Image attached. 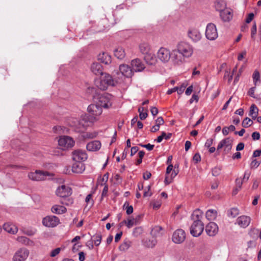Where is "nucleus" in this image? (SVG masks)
Segmentation results:
<instances>
[{
  "mask_svg": "<svg viewBox=\"0 0 261 261\" xmlns=\"http://www.w3.org/2000/svg\"><path fill=\"white\" fill-rule=\"evenodd\" d=\"M98 110L97 104H91L89 105L87 108L88 112L89 114V116L85 115L82 117V119L80 121V124L83 126L88 125V124H86L85 122L83 123V121H88L90 123H93L96 121L97 111Z\"/></svg>",
  "mask_w": 261,
  "mask_h": 261,
  "instance_id": "f257e3e1",
  "label": "nucleus"
},
{
  "mask_svg": "<svg viewBox=\"0 0 261 261\" xmlns=\"http://www.w3.org/2000/svg\"><path fill=\"white\" fill-rule=\"evenodd\" d=\"M99 76V89L106 90L109 86H114L115 83L112 76L106 72H100Z\"/></svg>",
  "mask_w": 261,
  "mask_h": 261,
  "instance_id": "f03ea898",
  "label": "nucleus"
},
{
  "mask_svg": "<svg viewBox=\"0 0 261 261\" xmlns=\"http://www.w3.org/2000/svg\"><path fill=\"white\" fill-rule=\"evenodd\" d=\"M177 51L184 57H191L193 53L192 46L188 43L181 41L177 45Z\"/></svg>",
  "mask_w": 261,
  "mask_h": 261,
  "instance_id": "7ed1b4c3",
  "label": "nucleus"
},
{
  "mask_svg": "<svg viewBox=\"0 0 261 261\" xmlns=\"http://www.w3.org/2000/svg\"><path fill=\"white\" fill-rule=\"evenodd\" d=\"M112 95L108 93L101 95L99 93V108L108 109L112 106Z\"/></svg>",
  "mask_w": 261,
  "mask_h": 261,
  "instance_id": "20e7f679",
  "label": "nucleus"
},
{
  "mask_svg": "<svg viewBox=\"0 0 261 261\" xmlns=\"http://www.w3.org/2000/svg\"><path fill=\"white\" fill-rule=\"evenodd\" d=\"M74 140L69 136H62L58 140L59 145L62 149H66L72 147L74 145Z\"/></svg>",
  "mask_w": 261,
  "mask_h": 261,
  "instance_id": "39448f33",
  "label": "nucleus"
},
{
  "mask_svg": "<svg viewBox=\"0 0 261 261\" xmlns=\"http://www.w3.org/2000/svg\"><path fill=\"white\" fill-rule=\"evenodd\" d=\"M205 36L210 40H215L218 36L216 26L213 23L207 24L205 30Z\"/></svg>",
  "mask_w": 261,
  "mask_h": 261,
  "instance_id": "423d86ee",
  "label": "nucleus"
},
{
  "mask_svg": "<svg viewBox=\"0 0 261 261\" xmlns=\"http://www.w3.org/2000/svg\"><path fill=\"white\" fill-rule=\"evenodd\" d=\"M190 233L194 237L200 236L204 230L203 223L193 222L190 227Z\"/></svg>",
  "mask_w": 261,
  "mask_h": 261,
  "instance_id": "0eeeda50",
  "label": "nucleus"
},
{
  "mask_svg": "<svg viewBox=\"0 0 261 261\" xmlns=\"http://www.w3.org/2000/svg\"><path fill=\"white\" fill-rule=\"evenodd\" d=\"M59 222V219L55 216H48L42 220L43 225L48 227H54L58 225Z\"/></svg>",
  "mask_w": 261,
  "mask_h": 261,
  "instance_id": "6e6552de",
  "label": "nucleus"
},
{
  "mask_svg": "<svg viewBox=\"0 0 261 261\" xmlns=\"http://www.w3.org/2000/svg\"><path fill=\"white\" fill-rule=\"evenodd\" d=\"M48 175V172H47L36 170L34 172L29 173L28 177L29 179L34 181H41L44 180Z\"/></svg>",
  "mask_w": 261,
  "mask_h": 261,
  "instance_id": "1a4fd4ad",
  "label": "nucleus"
},
{
  "mask_svg": "<svg viewBox=\"0 0 261 261\" xmlns=\"http://www.w3.org/2000/svg\"><path fill=\"white\" fill-rule=\"evenodd\" d=\"M158 58L162 62H168L171 58V53L169 49L161 47L157 53Z\"/></svg>",
  "mask_w": 261,
  "mask_h": 261,
  "instance_id": "9d476101",
  "label": "nucleus"
},
{
  "mask_svg": "<svg viewBox=\"0 0 261 261\" xmlns=\"http://www.w3.org/2000/svg\"><path fill=\"white\" fill-rule=\"evenodd\" d=\"M186 239V233L181 229L175 230L172 236V241L176 244H180Z\"/></svg>",
  "mask_w": 261,
  "mask_h": 261,
  "instance_id": "9b49d317",
  "label": "nucleus"
},
{
  "mask_svg": "<svg viewBox=\"0 0 261 261\" xmlns=\"http://www.w3.org/2000/svg\"><path fill=\"white\" fill-rule=\"evenodd\" d=\"M72 193L71 189L65 185H62L59 187L56 190V194L60 197H67L69 196Z\"/></svg>",
  "mask_w": 261,
  "mask_h": 261,
  "instance_id": "f8f14e48",
  "label": "nucleus"
},
{
  "mask_svg": "<svg viewBox=\"0 0 261 261\" xmlns=\"http://www.w3.org/2000/svg\"><path fill=\"white\" fill-rule=\"evenodd\" d=\"M29 251L24 248L18 250L14 254L13 261H25L28 257Z\"/></svg>",
  "mask_w": 261,
  "mask_h": 261,
  "instance_id": "ddd939ff",
  "label": "nucleus"
},
{
  "mask_svg": "<svg viewBox=\"0 0 261 261\" xmlns=\"http://www.w3.org/2000/svg\"><path fill=\"white\" fill-rule=\"evenodd\" d=\"M87 154L84 151L76 150L73 152L72 159L75 162L83 163L87 159Z\"/></svg>",
  "mask_w": 261,
  "mask_h": 261,
  "instance_id": "4468645a",
  "label": "nucleus"
},
{
  "mask_svg": "<svg viewBox=\"0 0 261 261\" xmlns=\"http://www.w3.org/2000/svg\"><path fill=\"white\" fill-rule=\"evenodd\" d=\"M205 231L209 236H215L218 233V226L216 223L211 222L206 226Z\"/></svg>",
  "mask_w": 261,
  "mask_h": 261,
  "instance_id": "2eb2a0df",
  "label": "nucleus"
},
{
  "mask_svg": "<svg viewBox=\"0 0 261 261\" xmlns=\"http://www.w3.org/2000/svg\"><path fill=\"white\" fill-rule=\"evenodd\" d=\"M119 69L121 74L126 77H131L133 74L134 71L132 67L127 65L121 64L119 66Z\"/></svg>",
  "mask_w": 261,
  "mask_h": 261,
  "instance_id": "dca6fc26",
  "label": "nucleus"
},
{
  "mask_svg": "<svg viewBox=\"0 0 261 261\" xmlns=\"http://www.w3.org/2000/svg\"><path fill=\"white\" fill-rule=\"evenodd\" d=\"M131 66L134 72H140L145 68L144 64L139 59L133 60L131 62Z\"/></svg>",
  "mask_w": 261,
  "mask_h": 261,
  "instance_id": "f3484780",
  "label": "nucleus"
},
{
  "mask_svg": "<svg viewBox=\"0 0 261 261\" xmlns=\"http://www.w3.org/2000/svg\"><path fill=\"white\" fill-rule=\"evenodd\" d=\"M250 217L245 215L241 216L237 219V223L242 228H246L250 224Z\"/></svg>",
  "mask_w": 261,
  "mask_h": 261,
  "instance_id": "a211bd4d",
  "label": "nucleus"
},
{
  "mask_svg": "<svg viewBox=\"0 0 261 261\" xmlns=\"http://www.w3.org/2000/svg\"><path fill=\"white\" fill-rule=\"evenodd\" d=\"M188 36L194 42H197L201 38V34L200 32L196 29L190 30L188 31Z\"/></svg>",
  "mask_w": 261,
  "mask_h": 261,
  "instance_id": "6ab92c4d",
  "label": "nucleus"
},
{
  "mask_svg": "<svg viewBox=\"0 0 261 261\" xmlns=\"http://www.w3.org/2000/svg\"><path fill=\"white\" fill-rule=\"evenodd\" d=\"M203 212L199 209L195 210L191 215V219L193 222L203 223L201 219L203 217Z\"/></svg>",
  "mask_w": 261,
  "mask_h": 261,
  "instance_id": "aec40b11",
  "label": "nucleus"
},
{
  "mask_svg": "<svg viewBox=\"0 0 261 261\" xmlns=\"http://www.w3.org/2000/svg\"><path fill=\"white\" fill-rule=\"evenodd\" d=\"M85 169V165L82 162H75L72 166V171L75 173H82Z\"/></svg>",
  "mask_w": 261,
  "mask_h": 261,
  "instance_id": "412c9836",
  "label": "nucleus"
},
{
  "mask_svg": "<svg viewBox=\"0 0 261 261\" xmlns=\"http://www.w3.org/2000/svg\"><path fill=\"white\" fill-rule=\"evenodd\" d=\"M99 61L100 63L108 65L111 63V57L106 52H103L102 54H99Z\"/></svg>",
  "mask_w": 261,
  "mask_h": 261,
  "instance_id": "4be33fe9",
  "label": "nucleus"
},
{
  "mask_svg": "<svg viewBox=\"0 0 261 261\" xmlns=\"http://www.w3.org/2000/svg\"><path fill=\"white\" fill-rule=\"evenodd\" d=\"M214 6L216 10L221 13L226 10V3L224 0H216L215 2Z\"/></svg>",
  "mask_w": 261,
  "mask_h": 261,
  "instance_id": "5701e85b",
  "label": "nucleus"
},
{
  "mask_svg": "<svg viewBox=\"0 0 261 261\" xmlns=\"http://www.w3.org/2000/svg\"><path fill=\"white\" fill-rule=\"evenodd\" d=\"M162 227L160 226H155L153 227L150 231V234L153 238L156 239L163 235Z\"/></svg>",
  "mask_w": 261,
  "mask_h": 261,
  "instance_id": "b1692460",
  "label": "nucleus"
},
{
  "mask_svg": "<svg viewBox=\"0 0 261 261\" xmlns=\"http://www.w3.org/2000/svg\"><path fill=\"white\" fill-rule=\"evenodd\" d=\"M3 228L5 231L12 234H15L18 231L16 226L9 223H5L3 225Z\"/></svg>",
  "mask_w": 261,
  "mask_h": 261,
  "instance_id": "393cba45",
  "label": "nucleus"
},
{
  "mask_svg": "<svg viewBox=\"0 0 261 261\" xmlns=\"http://www.w3.org/2000/svg\"><path fill=\"white\" fill-rule=\"evenodd\" d=\"M220 16L222 20L224 22H228L231 20L232 14L230 11L226 10L220 13Z\"/></svg>",
  "mask_w": 261,
  "mask_h": 261,
  "instance_id": "a878e982",
  "label": "nucleus"
},
{
  "mask_svg": "<svg viewBox=\"0 0 261 261\" xmlns=\"http://www.w3.org/2000/svg\"><path fill=\"white\" fill-rule=\"evenodd\" d=\"M52 213L56 214H62L66 212L65 207L60 205H54L51 208Z\"/></svg>",
  "mask_w": 261,
  "mask_h": 261,
  "instance_id": "bb28decb",
  "label": "nucleus"
},
{
  "mask_svg": "<svg viewBox=\"0 0 261 261\" xmlns=\"http://www.w3.org/2000/svg\"><path fill=\"white\" fill-rule=\"evenodd\" d=\"M224 147V152L225 153L229 152L232 148V142L229 138H225L221 140Z\"/></svg>",
  "mask_w": 261,
  "mask_h": 261,
  "instance_id": "cd10ccee",
  "label": "nucleus"
},
{
  "mask_svg": "<svg viewBox=\"0 0 261 261\" xmlns=\"http://www.w3.org/2000/svg\"><path fill=\"white\" fill-rule=\"evenodd\" d=\"M115 56L118 59L122 60L125 57V52L124 49L122 47H118L114 51Z\"/></svg>",
  "mask_w": 261,
  "mask_h": 261,
  "instance_id": "c85d7f7f",
  "label": "nucleus"
},
{
  "mask_svg": "<svg viewBox=\"0 0 261 261\" xmlns=\"http://www.w3.org/2000/svg\"><path fill=\"white\" fill-rule=\"evenodd\" d=\"M87 149L89 151H96L98 149V141H93L89 142L86 145Z\"/></svg>",
  "mask_w": 261,
  "mask_h": 261,
  "instance_id": "c756f323",
  "label": "nucleus"
},
{
  "mask_svg": "<svg viewBox=\"0 0 261 261\" xmlns=\"http://www.w3.org/2000/svg\"><path fill=\"white\" fill-rule=\"evenodd\" d=\"M217 216V212L216 210L210 209L207 211L205 217L208 220H215Z\"/></svg>",
  "mask_w": 261,
  "mask_h": 261,
  "instance_id": "7c9ffc66",
  "label": "nucleus"
},
{
  "mask_svg": "<svg viewBox=\"0 0 261 261\" xmlns=\"http://www.w3.org/2000/svg\"><path fill=\"white\" fill-rule=\"evenodd\" d=\"M131 245L132 242L128 239H125L119 246V249L121 251H125L131 246Z\"/></svg>",
  "mask_w": 261,
  "mask_h": 261,
  "instance_id": "2f4dec72",
  "label": "nucleus"
},
{
  "mask_svg": "<svg viewBox=\"0 0 261 261\" xmlns=\"http://www.w3.org/2000/svg\"><path fill=\"white\" fill-rule=\"evenodd\" d=\"M17 240L19 242L25 245L32 246L34 244L33 241L30 240L29 239L24 236L18 237L17 239Z\"/></svg>",
  "mask_w": 261,
  "mask_h": 261,
  "instance_id": "473e14b6",
  "label": "nucleus"
},
{
  "mask_svg": "<svg viewBox=\"0 0 261 261\" xmlns=\"http://www.w3.org/2000/svg\"><path fill=\"white\" fill-rule=\"evenodd\" d=\"M157 243V240L155 238L152 237L151 239L147 240L144 242L145 246L148 248L154 247Z\"/></svg>",
  "mask_w": 261,
  "mask_h": 261,
  "instance_id": "72a5a7b5",
  "label": "nucleus"
},
{
  "mask_svg": "<svg viewBox=\"0 0 261 261\" xmlns=\"http://www.w3.org/2000/svg\"><path fill=\"white\" fill-rule=\"evenodd\" d=\"M140 49L144 54H147L150 49L149 45L147 43H142L140 45Z\"/></svg>",
  "mask_w": 261,
  "mask_h": 261,
  "instance_id": "f704fd0d",
  "label": "nucleus"
},
{
  "mask_svg": "<svg viewBox=\"0 0 261 261\" xmlns=\"http://www.w3.org/2000/svg\"><path fill=\"white\" fill-rule=\"evenodd\" d=\"M239 214V211L237 208L233 207L228 211L227 215L229 217L235 218Z\"/></svg>",
  "mask_w": 261,
  "mask_h": 261,
  "instance_id": "c9c22d12",
  "label": "nucleus"
},
{
  "mask_svg": "<svg viewBox=\"0 0 261 261\" xmlns=\"http://www.w3.org/2000/svg\"><path fill=\"white\" fill-rule=\"evenodd\" d=\"M144 108L143 107H140L138 109V112H139V117L140 119L142 120L145 119L148 116L147 110H145V112H144Z\"/></svg>",
  "mask_w": 261,
  "mask_h": 261,
  "instance_id": "e433bc0d",
  "label": "nucleus"
},
{
  "mask_svg": "<svg viewBox=\"0 0 261 261\" xmlns=\"http://www.w3.org/2000/svg\"><path fill=\"white\" fill-rule=\"evenodd\" d=\"M123 223H124L128 228H130L134 225L137 224L136 219H134V218L128 219L127 221L124 220Z\"/></svg>",
  "mask_w": 261,
  "mask_h": 261,
  "instance_id": "4c0bfd02",
  "label": "nucleus"
},
{
  "mask_svg": "<svg viewBox=\"0 0 261 261\" xmlns=\"http://www.w3.org/2000/svg\"><path fill=\"white\" fill-rule=\"evenodd\" d=\"M237 71V67H235L232 71V73L230 74V72L228 71H225L224 78L225 79H228V82L230 83L232 79L233 76V73Z\"/></svg>",
  "mask_w": 261,
  "mask_h": 261,
  "instance_id": "58836bf2",
  "label": "nucleus"
},
{
  "mask_svg": "<svg viewBox=\"0 0 261 261\" xmlns=\"http://www.w3.org/2000/svg\"><path fill=\"white\" fill-rule=\"evenodd\" d=\"M252 124H253L252 120L248 117H246L243 120L242 125V126L244 127H248L249 126H250Z\"/></svg>",
  "mask_w": 261,
  "mask_h": 261,
  "instance_id": "ea45409f",
  "label": "nucleus"
},
{
  "mask_svg": "<svg viewBox=\"0 0 261 261\" xmlns=\"http://www.w3.org/2000/svg\"><path fill=\"white\" fill-rule=\"evenodd\" d=\"M258 109L254 104L252 105L250 108L249 115H258Z\"/></svg>",
  "mask_w": 261,
  "mask_h": 261,
  "instance_id": "a19ab883",
  "label": "nucleus"
},
{
  "mask_svg": "<svg viewBox=\"0 0 261 261\" xmlns=\"http://www.w3.org/2000/svg\"><path fill=\"white\" fill-rule=\"evenodd\" d=\"M258 232H259V230L258 229L253 228L250 230V231L249 232V234L251 238L255 239V238H258Z\"/></svg>",
  "mask_w": 261,
  "mask_h": 261,
  "instance_id": "79ce46f5",
  "label": "nucleus"
},
{
  "mask_svg": "<svg viewBox=\"0 0 261 261\" xmlns=\"http://www.w3.org/2000/svg\"><path fill=\"white\" fill-rule=\"evenodd\" d=\"M222 170L221 166H216L212 169V175L214 176H217L220 175Z\"/></svg>",
  "mask_w": 261,
  "mask_h": 261,
  "instance_id": "37998d69",
  "label": "nucleus"
},
{
  "mask_svg": "<svg viewBox=\"0 0 261 261\" xmlns=\"http://www.w3.org/2000/svg\"><path fill=\"white\" fill-rule=\"evenodd\" d=\"M100 22H101V23L102 24H103V28H100V30H99V32H101V31H105V30L108 29L109 27V26H110L109 23H108V20L106 18L102 19L100 21Z\"/></svg>",
  "mask_w": 261,
  "mask_h": 261,
  "instance_id": "c03bdc74",
  "label": "nucleus"
},
{
  "mask_svg": "<svg viewBox=\"0 0 261 261\" xmlns=\"http://www.w3.org/2000/svg\"><path fill=\"white\" fill-rule=\"evenodd\" d=\"M143 228L141 227H137L134 229L133 234L137 237L143 232Z\"/></svg>",
  "mask_w": 261,
  "mask_h": 261,
  "instance_id": "a18cd8bd",
  "label": "nucleus"
},
{
  "mask_svg": "<svg viewBox=\"0 0 261 261\" xmlns=\"http://www.w3.org/2000/svg\"><path fill=\"white\" fill-rule=\"evenodd\" d=\"M252 77L254 84L255 85H256L257 81H258L260 79L259 72L257 71H255L253 73Z\"/></svg>",
  "mask_w": 261,
  "mask_h": 261,
  "instance_id": "49530a36",
  "label": "nucleus"
},
{
  "mask_svg": "<svg viewBox=\"0 0 261 261\" xmlns=\"http://www.w3.org/2000/svg\"><path fill=\"white\" fill-rule=\"evenodd\" d=\"M260 164V162L257 161L256 159H254L252 161L250 164V167L251 168H256Z\"/></svg>",
  "mask_w": 261,
  "mask_h": 261,
  "instance_id": "de8ad7c7",
  "label": "nucleus"
},
{
  "mask_svg": "<svg viewBox=\"0 0 261 261\" xmlns=\"http://www.w3.org/2000/svg\"><path fill=\"white\" fill-rule=\"evenodd\" d=\"M91 71L97 75L98 73L97 64L96 63H93L91 67Z\"/></svg>",
  "mask_w": 261,
  "mask_h": 261,
  "instance_id": "09e8293b",
  "label": "nucleus"
},
{
  "mask_svg": "<svg viewBox=\"0 0 261 261\" xmlns=\"http://www.w3.org/2000/svg\"><path fill=\"white\" fill-rule=\"evenodd\" d=\"M61 248H57L54 250H53L50 254V256L51 257H55L56 255H57L61 251Z\"/></svg>",
  "mask_w": 261,
  "mask_h": 261,
  "instance_id": "8fccbe9b",
  "label": "nucleus"
},
{
  "mask_svg": "<svg viewBox=\"0 0 261 261\" xmlns=\"http://www.w3.org/2000/svg\"><path fill=\"white\" fill-rule=\"evenodd\" d=\"M149 57H150V55H147V56H145V59L146 61V62L149 65H152V64H154L155 61V58L153 57H150L151 61H148L147 60Z\"/></svg>",
  "mask_w": 261,
  "mask_h": 261,
  "instance_id": "3c124183",
  "label": "nucleus"
},
{
  "mask_svg": "<svg viewBox=\"0 0 261 261\" xmlns=\"http://www.w3.org/2000/svg\"><path fill=\"white\" fill-rule=\"evenodd\" d=\"M178 173V170H176V165L174 166V168L172 170V173L169 176L172 180L177 175Z\"/></svg>",
  "mask_w": 261,
  "mask_h": 261,
  "instance_id": "603ef678",
  "label": "nucleus"
},
{
  "mask_svg": "<svg viewBox=\"0 0 261 261\" xmlns=\"http://www.w3.org/2000/svg\"><path fill=\"white\" fill-rule=\"evenodd\" d=\"M164 123V120L162 117H159L155 120V124L158 125L160 127V125Z\"/></svg>",
  "mask_w": 261,
  "mask_h": 261,
  "instance_id": "864d4df0",
  "label": "nucleus"
},
{
  "mask_svg": "<svg viewBox=\"0 0 261 261\" xmlns=\"http://www.w3.org/2000/svg\"><path fill=\"white\" fill-rule=\"evenodd\" d=\"M260 137V134L258 132H255L252 134V138L253 140H258Z\"/></svg>",
  "mask_w": 261,
  "mask_h": 261,
  "instance_id": "5fc2aeb1",
  "label": "nucleus"
},
{
  "mask_svg": "<svg viewBox=\"0 0 261 261\" xmlns=\"http://www.w3.org/2000/svg\"><path fill=\"white\" fill-rule=\"evenodd\" d=\"M140 145H141L142 147L146 148L147 150L149 151L152 150L154 147V145H151L149 143L144 145L140 144Z\"/></svg>",
  "mask_w": 261,
  "mask_h": 261,
  "instance_id": "6e6d98bb",
  "label": "nucleus"
},
{
  "mask_svg": "<svg viewBox=\"0 0 261 261\" xmlns=\"http://www.w3.org/2000/svg\"><path fill=\"white\" fill-rule=\"evenodd\" d=\"M250 176V172L248 171H246L244 173V177L242 180L244 182L247 181Z\"/></svg>",
  "mask_w": 261,
  "mask_h": 261,
  "instance_id": "4d7b16f0",
  "label": "nucleus"
},
{
  "mask_svg": "<svg viewBox=\"0 0 261 261\" xmlns=\"http://www.w3.org/2000/svg\"><path fill=\"white\" fill-rule=\"evenodd\" d=\"M213 139L212 138H210L207 139L206 142L205 143V147L207 148H209L211 147L212 144H213Z\"/></svg>",
  "mask_w": 261,
  "mask_h": 261,
  "instance_id": "13d9d810",
  "label": "nucleus"
},
{
  "mask_svg": "<svg viewBox=\"0 0 261 261\" xmlns=\"http://www.w3.org/2000/svg\"><path fill=\"white\" fill-rule=\"evenodd\" d=\"M193 159V160L194 161H195V162L197 163L198 162L200 161V160H201L200 155L199 154V153H196L194 155Z\"/></svg>",
  "mask_w": 261,
  "mask_h": 261,
  "instance_id": "bf43d9fd",
  "label": "nucleus"
},
{
  "mask_svg": "<svg viewBox=\"0 0 261 261\" xmlns=\"http://www.w3.org/2000/svg\"><path fill=\"white\" fill-rule=\"evenodd\" d=\"M150 112L153 116H156L159 113L158 109L156 107H151L150 109Z\"/></svg>",
  "mask_w": 261,
  "mask_h": 261,
  "instance_id": "052dcab7",
  "label": "nucleus"
},
{
  "mask_svg": "<svg viewBox=\"0 0 261 261\" xmlns=\"http://www.w3.org/2000/svg\"><path fill=\"white\" fill-rule=\"evenodd\" d=\"M254 17V14L252 13H249L246 18V22L248 23H250Z\"/></svg>",
  "mask_w": 261,
  "mask_h": 261,
  "instance_id": "680f3d73",
  "label": "nucleus"
},
{
  "mask_svg": "<svg viewBox=\"0 0 261 261\" xmlns=\"http://www.w3.org/2000/svg\"><path fill=\"white\" fill-rule=\"evenodd\" d=\"M186 87L185 86L181 85L180 87H177V90H176L178 94H182L185 89Z\"/></svg>",
  "mask_w": 261,
  "mask_h": 261,
  "instance_id": "e2e57ef3",
  "label": "nucleus"
},
{
  "mask_svg": "<svg viewBox=\"0 0 261 261\" xmlns=\"http://www.w3.org/2000/svg\"><path fill=\"white\" fill-rule=\"evenodd\" d=\"M195 100L196 102H197L198 101V97L197 95H195V94H193L192 96V97L191 98V99L189 100V103L190 104H191L193 102V101Z\"/></svg>",
  "mask_w": 261,
  "mask_h": 261,
  "instance_id": "0e129e2a",
  "label": "nucleus"
},
{
  "mask_svg": "<svg viewBox=\"0 0 261 261\" xmlns=\"http://www.w3.org/2000/svg\"><path fill=\"white\" fill-rule=\"evenodd\" d=\"M244 148V144L242 142L239 143L237 147H236V150L237 151H241L243 150Z\"/></svg>",
  "mask_w": 261,
  "mask_h": 261,
  "instance_id": "69168bd1",
  "label": "nucleus"
},
{
  "mask_svg": "<svg viewBox=\"0 0 261 261\" xmlns=\"http://www.w3.org/2000/svg\"><path fill=\"white\" fill-rule=\"evenodd\" d=\"M246 55V51L244 50L242 51L238 56V59L239 61L242 60L243 58Z\"/></svg>",
  "mask_w": 261,
  "mask_h": 261,
  "instance_id": "338daca9",
  "label": "nucleus"
},
{
  "mask_svg": "<svg viewBox=\"0 0 261 261\" xmlns=\"http://www.w3.org/2000/svg\"><path fill=\"white\" fill-rule=\"evenodd\" d=\"M261 155V149H257L254 151L253 153L252 156L253 158H256L257 156H259Z\"/></svg>",
  "mask_w": 261,
  "mask_h": 261,
  "instance_id": "774afa93",
  "label": "nucleus"
}]
</instances>
